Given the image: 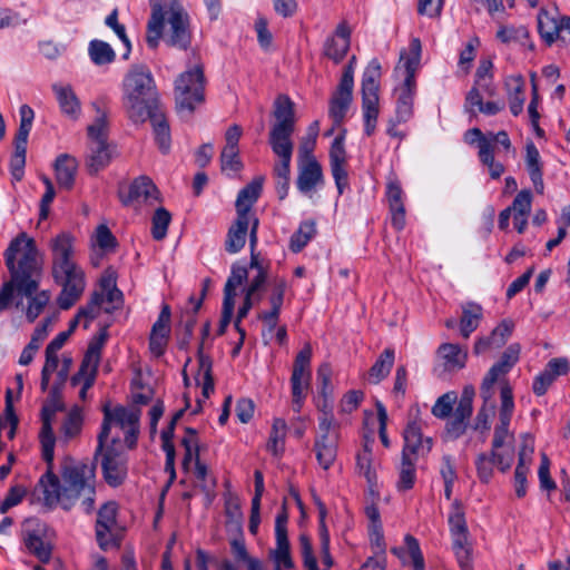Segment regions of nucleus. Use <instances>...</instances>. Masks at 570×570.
Instances as JSON below:
<instances>
[{
    "label": "nucleus",
    "instance_id": "nucleus-54",
    "mask_svg": "<svg viewBox=\"0 0 570 570\" xmlns=\"http://www.w3.org/2000/svg\"><path fill=\"white\" fill-rule=\"evenodd\" d=\"M404 541L413 570H424L425 563L419 541L411 534L405 535Z\"/></svg>",
    "mask_w": 570,
    "mask_h": 570
},
{
    "label": "nucleus",
    "instance_id": "nucleus-53",
    "mask_svg": "<svg viewBox=\"0 0 570 570\" xmlns=\"http://www.w3.org/2000/svg\"><path fill=\"white\" fill-rule=\"evenodd\" d=\"M287 521L288 515L285 507H283V510L276 515L275 520L276 548L291 549L287 537Z\"/></svg>",
    "mask_w": 570,
    "mask_h": 570
},
{
    "label": "nucleus",
    "instance_id": "nucleus-51",
    "mask_svg": "<svg viewBox=\"0 0 570 570\" xmlns=\"http://www.w3.org/2000/svg\"><path fill=\"white\" fill-rule=\"evenodd\" d=\"M82 426V416L79 409L71 410L61 424L62 435L69 440L78 435Z\"/></svg>",
    "mask_w": 570,
    "mask_h": 570
},
{
    "label": "nucleus",
    "instance_id": "nucleus-26",
    "mask_svg": "<svg viewBox=\"0 0 570 570\" xmlns=\"http://www.w3.org/2000/svg\"><path fill=\"white\" fill-rule=\"evenodd\" d=\"M501 396V407L499 412V421L500 423L494 429V445H499L501 443L502 438L509 431V425L511 422V417L514 410L513 394L511 386L505 383L501 386L500 391Z\"/></svg>",
    "mask_w": 570,
    "mask_h": 570
},
{
    "label": "nucleus",
    "instance_id": "nucleus-45",
    "mask_svg": "<svg viewBox=\"0 0 570 570\" xmlns=\"http://www.w3.org/2000/svg\"><path fill=\"white\" fill-rule=\"evenodd\" d=\"M559 21L557 14H552L546 9H541L538 14L539 33L549 46L557 39Z\"/></svg>",
    "mask_w": 570,
    "mask_h": 570
},
{
    "label": "nucleus",
    "instance_id": "nucleus-32",
    "mask_svg": "<svg viewBox=\"0 0 570 570\" xmlns=\"http://www.w3.org/2000/svg\"><path fill=\"white\" fill-rule=\"evenodd\" d=\"M147 119L151 122L155 140L159 150L163 154H167L170 150L171 145L170 128L161 108L159 107L153 110Z\"/></svg>",
    "mask_w": 570,
    "mask_h": 570
},
{
    "label": "nucleus",
    "instance_id": "nucleus-52",
    "mask_svg": "<svg viewBox=\"0 0 570 570\" xmlns=\"http://www.w3.org/2000/svg\"><path fill=\"white\" fill-rule=\"evenodd\" d=\"M63 410V402L61 396V385L53 384L49 391V396L41 409V414L47 416H55L58 411Z\"/></svg>",
    "mask_w": 570,
    "mask_h": 570
},
{
    "label": "nucleus",
    "instance_id": "nucleus-2",
    "mask_svg": "<svg viewBox=\"0 0 570 570\" xmlns=\"http://www.w3.org/2000/svg\"><path fill=\"white\" fill-rule=\"evenodd\" d=\"M124 107L135 124H142L150 112L160 107L158 91L151 71L146 65H132L122 82Z\"/></svg>",
    "mask_w": 570,
    "mask_h": 570
},
{
    "label": "nucleus",
    "instance_id": "nucleus-64",
    "mask_svg": "<svg viewBox=\"0 0 570 570\" xmlns=\"http://www.w3.org/2000/svg\"><path fill=\"white\" fill-rule=\"evenodd\" d=\"M83 287H62L58 296V305L61 309H69L80 298Z\"/></svg>",
    "mask_w": 570,
    "mask_h": 570
},
{
    "label": "nucleus",
    "instance_id": "nucleus-3",
    "mask_svg": "<svg viewBox=\"0 0 570 570\" xmlns=\"http://www.w3.org/2000/svg\"><path fill=\"white\" fill-rule=\"evenodd\" d=\"M10 281L2 285H39L43 276V259L33 238L20 233L4 252Z\"/></svg>",
    "mask_w": 570,
    "mask_h": 570
},
{
    "label": "nucleus",
    "instance_id": "nucleus-28",
    "mask_svg": "<svg viewBox=\"0 0 570 570\" xmlns=\"http://www.w3.org/2000/svg\"><path fill=\"white\" fill-rule=\"evenodd\" d=\"M273 153L279 158L275 164L273 173L276 179H289L291 160L294 149L293 141H268Z\"/></svg>",
    "mask_w": 570,
    "mask_h": 570
},
{
    "label": "nucleus",
    "instance_id": "nucleus-47",
    "mask_svg": "<svg viewBox=\"0 0 570 570\" xmlns=\"http://www.w3.org/2000/svg\"><path fill=\"white\" fill-rule=\"evenodd\" d=\"M90 60L97 66L112 63L116 59V52L108 42L102 40H91L88 46Z\"/></svg>",
    "mask_w": 570,
    "mask_h": 570
},
{
    "label": "nucleus",
    "instance_id": "nucleus-20",
    "mask_svg": "<svg viewBox=\"0 0 570 570\" xmlns=\"http://www.w3.org/2000/svg\"><path fill=\"white\" fill-rule=\"evenodd\" d=\"M210 332V323L206 322L202 328V342L197 350L198 358V372L196 375V382L202 386V394L205 399H208L215 390L214 377H213V361L212 357L204 353V341L208 337Z\"/></svg>",
    "mask_w": 570,
    "mask_h": 570
},
{
    "label": "nucleus",
    "instance_id": "nucleus-40",
    "mask_svg": "<svg viewBox=\"0 0 570 570\" xmlns=\"http://www.w3.org/2000/svg\"><path fill=\"white\" fill-rule=\"evenodd\" d=\"M415 86L416 85L403 83L397 90L396 120L399 122L407 121L413 115Z\"/></svg>",
    "mask_w": 570,
    "mask_h": 570
},
{
    "label": "nucleus",
    "instance_id": "nucleus-23",
    "mask_svg": "<svg viewBox=\"0 0 570 570\" xmlns=\"http://www.w3.org/2000/svg\"><path fill=\"white\" fill-rule=\"evenodd\" d=\"M38 288L39 287H17L18 302H16V306L19 307L22 305L23 299H27L26 317L30 323L36 321L50 299L47 291L37 292Z\"/></svg>",
    "mask_w": 570,
    "mask_h": 570
},
{
    "label": "nucleus",
    "instance_id": "nucleus-25",
    "mask_svg": "<svg viewBox=\"0 0 570 570\" xmlns=\"http://www.w3.org/2000/svg\"><path fill=\"white\" fill-rule=\"evenodd\" d=\"M324 183L322 166L316 159L299 165L297 188L304 195H309L318 185Z\"/></svg>",
    "mask_w": 570,
    "mask_h": 570
},
{
    "label": "nucleus",
    "instance_id": "nucleus-9",
    "mask_svg": "<svg viewBox=\"0 0 570 570\" xmlns=\"http://www.w3.org/2000/svg\"><path fill=\"white\" fill-rule=\"evenodd\" d=\"M107 328H102L91 338L78 372L71 377L70 382L72 386H77L82 383L81 390L79 392V396L82 400L86 399L87 391L95 383L98 365L101 357V350L107 342Z\"/></svg>",
    "mask_w": 570,
    "mask_h": 570
},
{
    "label": "nucleus",
    "instance_id": "nucleus-60",
    "mask_svg": "<svg viewBox=\"0 0 570 570\" xmlns=\"http://www.w3.org/2000/svg\"><path fill=\"white\" fill-rule=\"evenodd\" d=\"M170 317H171L170 307H169V305L164 304L161 307V311L158 315L157 321L154 323V325L151 327L150 334L169 336V334H170Z\"/></svg>",
    "mask_w": 570,
    "mask_h": 570
},
{
    "label": "nucleus",
    "instance_id": "nucleus-12",
    "mask_svg": "<svg viewBox=\"0 0 570 570\" xmlns=\"http://www.w3.org/2000/svg\"><path fill=\"white\" fill-rule=\"evenodd\" d=\"M273 115L276 122L271 128L268 141H293L295 111L292 100L285 95H279L274 101Z\"/></svg>",
    "mask_w": 570,
    "mask_h": 570
},
{
    "label": "nucleus",
    "instance_id": "nucleus-10",
    "mask_svg": "<svg viewBox=\"0 0 570 570\" xmlns=\"http://www.w3.org/2000/svg\"><path fill=\"white\" fill-rule=\"evenodd\" d=\"M312 347L306 344L296 355L291 376L293 409L301 412L311 381Z\"/></svg>",
    "mask_w": 570,
    "mask_h": 570
},
{
    "label": "nucleus",
    "instance_id": "nucleus-29",
    "mask_svg": "<svg viewBox=\"0 0 570 570\" xmlns=\"http://www.w3.org/2000/svg\"><path fill=\"white\" fill-rule=\"evenodd\" d=\"M249 224L250 217H246L244 214L237 215L235 223L228 229L225 242V249L228 253H237L244 247Z\"/></svg>",
    "mask_w": 570,
    "mask_h": 570
},
{
    "label": "nucleus",
    "instance_id": "nucleus-48",
    "mask_svg": "<svg viewBox=\"0 0 570 570\" xmlns=\"http://www.w3.org/2000/svg\"><path fill=\"white\" fill-rule=\"evenodd\" d=\"M171 222V214L164 207L155 210L151 217V235L156 240H163L167 235L168 226Z\"/></svg>",
    "mask_w": 570,
    "mask_h": 570
},
{
    "label": "nucleus",
    "instance_id": "nucleus-50",
    "mask_svg": "<svg viewBox=\"0 0 570 570\" xmlns=\"http://www.w3.org/2000/svg\"><path fill=\"white\" fill-rule=\"evenodd\" d=\"M315 232V224L313 222L303 223L291 238V249L294 253L301 252L314 236Z\"/></svg>",
    "mask_w": 570,
    "mask_h": 570
},
{
    "label": "nucleus",
    "instance_id": "nucleus-30",
    "mask_svg": "<svg viewBox=\"0 0 570 570\" xmlns=\"http://www.w3.org/2000/svg\"><path fill=\"white\" fill-rule=\"evenodd\" d=\"M55 169L58 185L61 188L71 189L73 187L78 169L77 159L68 154H62L57 157Z\"/></svg>",
    "mask_w": 570,
    "mask_h": 570
},
{
    "label": "nucleus",
    "instance_id": "nucleus-27",
    "mask_svg": "<svg viewBox=\"0 0 570 570\" xmlns=\"http://www.w3.org/2000/svg\"><path fill=\"white\" fill-rule=\"evenodd\" d=\"M403 190L397 180L387 184L386 197L392 214V225L401 230L405 226V208L402 200Z\"/></svg>",
    "mask_w": 570,
    "mask_h": 570
},
{
    "label": "nucleus",
    "instance_id": "nucleus-22",
    "mask_svg": "<svg viewBox=\"0 0 570 570\" xmlns=\"http://www.w3.org/2000/svg\"><path fill=\"white\" fill-rule=\"evenodd\" d=\"M353 86L350 75L342 77L330 101V116L335 125H341L353 99Z\"/></svg>",
    "mask_w": 570,
    "mask_h": 570
},
{
    "label": "nucleus",
    "instance_id": "nucleus-4",
    "mask_svg": "<svg viewBox=\"0 0 570 570\" xmlns=\"http://www.w3.org/2000/svg\"><path fill=\"white\" fill-rule=\"evenodd\" d=\"M100 104L101 101L94 104L96 118L87 127L90 154L87 157L86 166L90 175L104 169L110 163L114 153V146L108 141V111Z\"/></svg>",
    "mask_w": 570,
    "mask_h": 570
},
{
    "label": "nucleus",
    "instance_id": "nucleus-7",
    "mask_svg": "<svg viewBox=\"0 0 570 570\" xmlns=\"http://www.w3.org/2000/svg\"><path fill=\"white\" fill-rule=\"evenodd\" d=\"M52 276L57 285H81L85 273L73 259L72 237L62 233L51 240Z\"/></svg>",
    "mask_w": 570,
    "mask_h": 570
},
{
    "label": "nucleus",
    "instance_id": "nucleus-42",
    "mask_svg": "<svg viewBox=\"0 0 570 570\" xmlns=\"http://www.w3.org/2000/svg\"><path fill=\"white\" fill-rule=\"evenodd\" d=\"M449 525L452 540L469 538L464 508L459 500H454L451 505Z\"/></svg>",
    "mask_w": 570,
    "mask_h": 570
},
{
    "label": "nucleus",
    "instance_id": "nucleus-44",
    "mask_svg": "<svg viewBox=\"0 0 570 570\" xmlns=\"http://www.w3.org/2000/svg\"><path fill=\"white\" fill-rule=\"evenodd\" d=\"M164 14L160 13L158 3L153 4L151 17L147 24L146 42L149 48L156 49L159 45V40L164 38Z\"/></svg>",
    "mask_w": 570,
    "mask_h": 570
},
{
    "label": "nucleus",
    "instance_id": "nucleus-21",
    "mask_svg": "<svg viewBox=\"0 0 570 570\" xmlns=\"http://www.w3.org/2000/svg\"><path fill=\"white\" fill-rule=\"evenodd\" d=\"M570 372V361L568 357L551 358L544 370L539 373L532 384V391L535 395L542 396L547 393L550 385L562 375Z\"/></svg>",
    "mask_w": 570,
    "mask_h": 570
},
{
    "label": "nucleus",
    "instance_id": "nucleus-17",
    "mask_svg": "<svg viewBox=\"0 0 570 570\" xmlns=\"http://www.w3.org/2000/svg\"><path fill=\"white\" fill-rule=\"evenodd\" d=\"M141 411L139 409H127L116 406L112 411L106 405L104 407V421L98 434L97 453L105 449V444L110 433L111 422L115 421L121 429L139 426Z\"/></svg>",
    "mask_w": 570,
    "mask_h": 570
},
{
    "label": "nucleus",
    "instance_id": "nucleus-59",
    "mask_svg": "<svg viewBox=\"0 0 570 570\" xmlns=\"http://www.w3.org/2000/svg\"><path fill=\"white\" fill-rule=\"evenodd\" d=\"M27 494V490L22 485L11 487L0 504V513L4 514L9 509L18 505Z\"/></svg>",
    "mask_w": 570,
    "mask_h": 570
},
{
    "label": "nucleus",
    "instance_id": "nucleus-36",
    "mask_svg": "<svg viewBox=\"0 0 570 570\" xmlns=\"http://www.w3.org/2000/svg\"><path fill=\"white\" fill-rule=\"evenodd\" d=\"M421 50L422 47L420 39L413 38L410 42V53L406 55L404 51L401 52L400 60L403 61V67L405 69V77L403 83L416 85L415 72L420 65Z\"/></svg>",
    "mask_w": 570,
    "mask_h": 570
},
{
    "label": "nucleus",
    "instance_id": "nucleus-33",
    "mask_svg": "<svg viewBox=\"0 0 570 570\" xmlns=\"http://www.w3.org/2000/svg\"><path fill=\"white\" fill-rule=\"evenodd\" d=\"M263 181V177H257L238 193L235 204L237 215L244 214V216L250 217V207L261 195Z\"/></svg>",
    "mask_w": 570,
    "mask_h": 570
},
{
    "label": "nucleus",
    "instance_id": "nucleus-5",
    "mask_svg": "<svg viewBox=\"0 0 570 570\" xmlns=\"http://www.w3.org/2000/svg\"><path fill=\"white\" fill-rule=\"evenodd\" d=\"M205 83L206 78L202 63H196L176 78L175 106L181 117H190L197 106L205 101Z\"/></svg>",
    "mask_w": 570,
    "mask_h": 570
},
{
    "label": "nucleus",
    "instance_id": "nucleus-58",
    "mask_svg": "<svg viewBox=\"0 0 570 570\" xmlns=\"http://www.w3.org/2000/svg\"><path fill=\"white\" fill-rule=\"evenodd\" d=\"M497 465L492 454L488 455L485 453H481L478 455L475 460V466L479 479L483 483H488L493 475V466Z\"/></svg>",
    "mask_w": 570,
    "mask_h": 570
},
{
    "label": "nucleus",
    "instance_id": "nucleus-14",
    "mask_svg": "<svg viewBox=\"0 0 570 570\" xmlns=\"http://www.w3.org/2000/svg\"><path fill=\"white\" fill-rule=\"evenodd\" d=\"M124 305V295L119 287H100L91 295L89 303L80 308V315H85L88 321L95 320L100 311L112 313Z\"/></svg>",
    "mask_w": 570,
    "mask_h": 570
},
{
    "label": "nucleus",
    "instance_id": "nucleus-38",
    "mask_svg": "<svg viewBox=\"0 0 570 570\" xmlns=\"http://www.w3.org/2000/svg\"><path fill=\"white\" fill-rule=\"evenodd\" d=\"M482 318V307L476 303L469 302L462 306V316L460 320V333L464 338H469L474 332Z\"/></svg>",
    "mask_w": 570,
    "mask_h": 570
},
{
    "label": "nucleus",
    "instance_id": "nucleus-43",
    "mask_svg": "<svg viewBox=\"0 0 570 570\" xmlns=\"http://www.w3.org/2000/svg\"><path fill=\"white\" fill-rule=\"evenodd\" d=\"M287 424L283 419H274L267 442V451L274 456H281L285 450Z\"/></svg>",
    "mask_w": 570,
    "mask_h": 570
},
{
    "label": "nucleus",
    "instance_id": "nucleus-8",
    "mask_svg": "<svg viewBox=\"0 0 570 570\" xmlns=\"http://www.w3.org/2000/svg\"><path fill=\"white\" fill-rule=\"evenodd\" d=\"M381 77V65L372 60L366 67L362 79V109L364 117V130L367 136L375 131L379 118V79Z\"/></svg>",
    "mask_w": 570,
    "mask_h": 570
},
{
    "label": "nucleus",
    "instance_id": "nucleus-49",
    "mask_svg": "<svg viewBox=\"0 0 570 570\" xmlns=\"http://www.w3.org/2000/svg\"><path fill=\"white\" fill-rule=\"evenodd\" d=\"M453 551L461 570H473L472 546L469 538L453 540Z\"/></svg>",
    "mask_w": 570,
    "mask_h": 570
},
{
    "label": "nucleus",
    "instance_id": "nucleus-61",
    "mask_svg": "<svg viewBox=\"0 0 570 570\" xmlns=\"http://www.w3.org/2000/svg\"><path fill=\"white\" fill-rule=\"evenodd\" d=\"M455 399V395H452L450 393L443 394L436 400L435 404L432 406V414L438 419L448 417L453 410Z\"/></svg>",
    "mask_w": 570,
    "mask_h": 570
},
{
    "label": "nucleus",
    "instance_id": "nucleus-19",
    "mask_svg": "<svg viewBox=\"0 0 570 570\" xmlns=\"http://www.w3.org/2000/svg\"><path fill=\"white\" fill-rule=\"evenodd\" d=\"M115 443L117 441L112 440V444ZM99 453H102L101 468L105 481L114 488L120 485L127 475L125 456L114 445L107 446L106 450L102 449L101 452H96L95 455L97 456Z\"/></svg>",
    "mask_w": 570,
    "mask_h": 570
},
{
    "label": "nucleus",
    "instance_id": "nucleus-18",
    "mask_svg": "<svg viewBox=\"0 0 570 570\" xmlns=\"http://www.w3.org/2000/svg\"><path fill=\"white\" fill-rule=\"evenodd\" d=\"M520 345L511 344L501 355V358L493 364L484 376L481 384V395L484 401H489L493 395V386L501 375L507 374L519 361Z\"/></svg>",
    "mask_w": 570,
    "mask_h": 570
},
{
    "label": "nucleus",
    "instance_id": "nucleus-31",
    "mask_svg": "<svg viewBox=\"0 0 570 570\" xmlns=\"http://www.w3.org/2000/svg\"><path fill=\"white\" fill-rule=\"evenodd\" d=\"M159 191L150 178L141 176L132 181L129 188V195L127 199H122L125 205L134 200H142L145 203H153L157 200Z\"/></svg>",
    "mask_w": 570,
    "mask_h": 570
},
{
    "label": "nucleus",
    "instance_id": "nucleus-55",
    "mask_svg": "<svg viewBox=\"0 0 570 570\" xmlns=\"http://www.w3.org/2000/svg\"><path fill=\"white\" fill-rule=\"evenodd\" d=\"M350 49V41L346 40H336L335 38H331L325 43V56L332 59L334 62H340L346 56Z\"/></svg>",
    "mask_w": 570,
    "mask_h": 570
},
{
    "label": "nucleus",
    "instance_id": "nucleus-37",
    "mask_svg": "<svg viewBox=\"0 0 570 570\" xmlns=\"http://www.w3.org/2000/svg\"><path fill=\"white\" fill-rule=\"evenodd\" d=\"M395 352L393 348H385L372 367L368 371V381L372 384H379L382 380H384L391 372L392 366L394 364Z\"/></svg>",
    "mask_w": 570,
    "mask_h": 570
},
{
    "label": "nucleus",
    "instance_id": "nucleus-62",
    "mask_svg": "<svg viewBox=\"0 0 570 570\" xmlns=\"http://www.w3.org/2000/svg\"><path fill=\"white\" fill-rule=\"evenodd\" d=\"M185 431H186L187 435L184 436L181 440V445L185 449V455H184V460H183L184 466L189 464V462L193 460V458H195L196 448L198 449L197 438H196L197 431L193 428H186Z\"/></svg>",
    "mask_w": 570,
    "mask_h": 570
},
{
    "label": "nucleus",
    "instance_id": "nucleus-13",
    "mask_svg": "<svg viewBox=\"0 0 570 570\" xmlns=\"http://www.w3.org/2000/svg\"><path fill=\"white\" fill-rule=\"evenodd\" d=\"M422 421L417 417L409 420L403 431V448L401 455L419 460L420 456L429 454L433 446V440L430 436L423 438Z\"/></svg>",
    "mask_w": 570,
    "mask_h": 570
},
{
    "label": "nucleus",
    "instance_id": "nucleus-24",
    "mask_svg": "<svg viewBox=\"0 0 570 570\" xmlns=\"http://www.w3.org/2000/svg\"><path fill=\"white\" fill-rule=\"evenodd\" d=\"M440 366L443 372H458L462 370L468 360V352L460 345L453 343H443L436 351Z\"/></svg>",
    "mask_w": 570,
    "mask_h": 570
},
{
    "label": "nucleus",
    "instance_id": "nucleus-35",
    "mask_svg": "<svg viewBox=\"0 0 570 570\" xmlns=\"http://www.w3.org/2000/svg\"><path fill=\"white\" fill-rule=\"evenodd\" d=\"M510 110L518 116L523 110L524 104V80L521 76H510L504 81Z\"/></svg>",
    "mask_w": 570,
    "mask_h": 570
},
{
    "label": "nucleus",
    "instance_id": "nucleus-34",
    "mask_svg": "<svg viewBox=\"0 0 570 570\" xmlns=\"http://www.w3.org/2000/svg\"><path fill=\"white\" fill-rule=\"evenodd\" d=\"M513 435L507 431V434L502 438L499 445H494V439L492 440L491 454L497 463V466L502 471L507 472L513 464L514 450H513Z\"/></svg>",
    "mask_w": 570,
    "mask_h": 570
},
{
    "label": "nucleus",
    "instance_id": "nucleus-1",
    "mask_svg": "<svg viewBox=\"0 0 570 570\" xmlns=\"http://www.w3.org/2000/svg\"><path fill=\"white\" fill-rule=\"evenodd\" d=\"M61 479L62 483L55 474L53 465H47L46 473L39 480L46 505L59 503L65 510H70L81 499L83 511L91 513L96 497L95 465L67 456L61 463Z\"/></svg>",
    "mask_w": 570,
    "mask_h": 570
},
{
    "label": "nucleus",
    "instance_id": "nucleus-39",
    "mask_svg": "<svg viewBox=\"0 0 570 570\" xmlns=\"http://www.w3.org/2000/svg\"><path fill=\"white\" fill-rule=\"evenodd\" d=\"M416 460L401 455V461L397 465V480L395 483L399 492H406L413 489L416 481Z\"/></svg>",
    "mask_w": 570,
    "mask_h": 570
},
{
    "label": "nucleus",
    "instance_id": "nucleus-41",
    "mask_svg": "<svg viewBox=\"0 0 570 570\" xmlns=\"http://www.w3.org/2000/svg\"><path fill=\"white\" fill-rule=\"evenodd\" d=\"M53 416L41 414L42 426L40 431V443L42 459L47 465H53L55 458V434L51 426Z\"/></svg>",
    "mask_w": 570,
    "mask_h": 570
},
{
    "label": "nucleus",
    "instance_id": "nucleus-11",
    "mask_svg": "<svg viewBox=\"0 0 570 570\" xmlns=\"http://www.w3.org/2000/svg\"><path fill=\"white\" fill-rule=\"evenodd\" d=\"M46 533L47 524L38 518H28L22 522L21 537L27 550L43 563L51 558V546L45 541Z\"/></svg>",
    "mask_w": 570,
    "mask_h": 570
},
{
    "label": "nucleus",
    "instance_id": "nucleus-63",
    "mask_svg": "<svg viewBox=\"0 0 570 570\" xmlns=\"http://www.w3.org/2000/svg\"><path fill=\"white\" fill-rule=\"evenodd\" d=\"M532 204V194L528 189L521 190L514 198L510 208L514 215H529Z\"/></svg>",
    "mask_w": 570,
    "mask_h": 570
},
{
    "label": "nucleus",
    "instance_id": "nucleus-46",
    "mask_svg": "<svg viewBox=\"0 0 570 570\" xmlns=\"http://www.w3.org/2000/svg\"><path fill=\"white\" fill-rule=\"evenodd\" d=\"M59 106L63 114L77 117L80 112V102L70 86H53Z\"/></svg>",
    "mask_w": 570,
    "mask_h": 570
},
{
    "label": "nucleus",
    "instance_id": "nucleus-6",
    "mask_svg": "<svg viewBox=\"0 0 570 570\" xmlns=\"http://www.w3.org/2000/svg\"><path fill=\"white\" fill-rule=\"evenodd\" d=\"M164 14V41L167 46L187 50L191 43L189 16L179 0H157Z\"/></svg>",
    "mask_w": 570,
    "mask_h": 570
},
{
    "label": "nucleus",
    "instance_id": "nucleus-56",
    "mask_svg": "<svg viewBox=\"0 0 570 570\" xmlns=\"http://www.w3.org/2000/svg\"><path fill=\"white\" fill-rule=\"evenodd\" d=\"M317 383L320 384V395L332 397V367L328 363H323L317 368Z\"/></svg>",
    "mask_w": 570,
    "mask_h": 570
},
{
    "label": "nucleus",
    "instance_id": "nucleus-57",
    "mask_svg": "<svg viewBox=\"0 0 570 570\" xmlns=\"http://www.w3.org/2000/svg\"><path fill=\"white\" fill-rule=\"evenodd\" d=\"M222 170L239 171L243 163L239 158L238 148L224 147L220 154Z\"/></svg>",
    "mask_w": 570,
    "mask_h": 570
},
{
    "label": "nucleus",
    "instance_id": "nucleus-15",
    "mask_svg": "<svg viewBox=\"0 0 570 570\" xmlns=\"http://www.w3.org/2000/svg\"><path fill=\"white\" fill-rule=\"evenodd\" d=\"M117 512L118 505L114 501L104 503L97 513L96 539L102 550L118 546L117 542Z\"/></svg>",
    "mask_w": 570,
    "mask_h": 570
},
{
    "label": "nucleus",
    "instance_id": "nucleus-16",
    "mask_svg": "<svg viewBox=\"0 0 570 570\" xmlns=\"http://www.w3.org/2000/svg\"><path fill=\"white\" fill-rule=\"evenodd\" d=\"M332 429L327 419L322 420L318 424L320 434L314 441L316 460L324 470H328L337 456L338 433Z\"/></svg>",
    "mask_w": 570,
    "mask_h": 570
}]
</instances>
